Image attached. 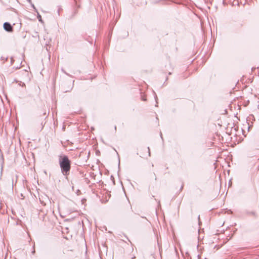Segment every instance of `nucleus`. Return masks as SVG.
<instances>
[{"mask_svg": "<svg viewBox=\"0 0 259 259\" xmlns=\"http://www.w3.org/2000/svg\"><path fill=\"white\" fill-rule=\"evenodd\" d=\"M37 18L38 20V21L41 23L43 22L42 20V19H41V17L40 16V15L38 13H37Z\"/></svg>", "mask_w": 259, "mask_h": 259, "instance_id": "nucleus-4", "label": "nucleus"}, {"mask_svg": "<svg viewBox=\"0 0 259 259\" xmlns=\"http://www.w3.org/2000/svg\"><path fill=\"white\" fill-rule=\"evenodd\" d=\"M155 99L156 102V103L157 104V97L156 96H155Z\"/></svg>", "mask_w": 259, "mask_h": 259, "instance_id": "nucleus-11", "label": "nucleus"}, {"mask_svg": "<svg viewBox=\"0 0 259 259\" xmlns=\"http://www.w3.org/2000/svg\"><path fill=\"white\" fill-rule=\"evenodd\" d=\"M72 88V85L71 87H70L69 89V90H65V89H64L63 87H62V90L64 92H68L70 90H71Z\"/></svg>", "mask_w": 259, "mask_h": 259, "instance_id": "nucleus-5", "label": "nucleus"}, {"mask_svg": "<svg viewBox=\"0 0 259 259\" xmlns=\"http://www.w3.org/2000/svg\"><path fill=\"white\" fill-rule=\"evenodd\" d=\"M13 61H14V59H13V58L12 57L11 58V63H13Z\"/></svg>", "mask_w": 259, "mask_h": 259, "instance_id": "nucleus-9", "label": "nucleus"}, {"mask_svg": "<svg viewBox=\"0 0 259 259\" xmlns=\"http://www.w3.org/2000/svg\"><path fill=\"white\" fill-rule=\"evenodd\" d=\"M4 29L7 32H11L13 31V28L11 24L9 22H5L4 24Z\"/></svg>", "mask_w": 259, "mask_h": 259, "instance_id": "nucleus-2", "label": "nucleus"}, {"mask_svg": "<svg viewBox=\"0 0 259 259\" xmlns=\"http://www.w3.org/2000/svg\"><path fill=\"white\" fill-rule=\"evenodd\" d=\"M59 163L62 174L65 176H68L71 169V161L68 156L65 155H59Z\"/></svg>", "mask_w": 259, "mask_h": 259, "instance_id": "nucleus-1", "label": "nucleus"}, {"mask_svg": "<svg viewBox=\"0 0 259 259\" xmlns=\"http://www.w3.org/2000/svg\"><path fill=\"white\" fill-rule=\"evenodd\" d=\"M20 68V67H17L16 68V69H18V68Z\"/></svg>", "mask_w": 259, "mask_h": 259, "instance_id": "nucleus-14", "label": "nucleus"}, {"mask_svg": "<svg viewBox=\"0 0 259 259\" xmlns=\"http://www.w3.org/2000/svg\"><path fill=\"white\" fill-rule=\"evenodd\" d=\"M148 150L149 155L150 156V151L149 147H148Z\"/></svg>", "mask_w": 259, "mask_h": 259, "instance_id": "nucleus-10", "label": "nucleus"}, {"mask_svg": "<svg viewBox=\"0 0 259 259\" xmlns=\"http://www.w3.org/2000/svg\"><path fill=\"white\" fill-rule=\"evenodd\" d=\"M245 213L249 216L253 217L254 218L257 217V213L255 211L253 210H246Z\"/></svg>", "mask_w": 259, "mask_h": 259, "instance_id": "nucleus-3", "label": "nucleus"}, {"mask_svg": "<svg viewBox=\"0 0 259 259\" xmlns=\"http://www.w3.org/2000/svg\"><path fill=\"white\" fill-rule=\"evenodd\" d=\"M35 253V249H34V245H33V250L32 251V254H34Z\"/></svg>", "mask_w": 259, "mask_h": 259, "instance_id": "nucleus-8", "label": "nucleus"}, {"mask_svg": "<svg viewBox=\"0 0 259 259\" xmlns=\"http://www.w3.org/2000/svg\"><path fill=\"white\" fill-rule=\"evenodd\" d=\"M61 70L66 75L69 76V74L67 73L63 68L61 69Z\"/></svg>", "mask_w": 259, "mask_h": 259, "instance_id": "nucleus-7", "label": "nucleus"}, {"mask_svg": "<svg viewBox=\"0 0 259 259\" xmlns=\"http://www.w3.org/2000/svg\"><path fill=\"white\" fill-rule=\"evenodd\" d=\"M77 13V10L76 9H75L73 12V14L72 15V17H73L75 16V15Z\"/></svg>", "mask_w": 259, "mask_h": 259, "instance_id": "nucleus-6", "label": "nucleus"}, {"mask_svg": "<svg viewBox=\"0 0 259 259\" xmlns=\"http://www.w3.org/2000/svg\"><path fill=\"white\" fill-rule=\"evenodd\" d=\"M32 7H33L34 9H35V7H34V6L33 5H32Z\"/></svg>", "mask_w": 259, "mask_h": 259, "instance_id": "nucleus-12", "label": "nucleus"}, {"mask_svg": "<svg viewBox=\"0 0 259 259\" xmlns=\"http://www.w3.org/2000/svg\"><path fill=\"white\" fill-rule=\"evenodd\" d=\"M257 108H258V109L259 110V105H258V106H257Z\"/></svg>", "mask_w": 259, "mask_h": 259, "instance_id": "nucleus-15", "label": "nucleus"}, {"mask_svg": "<svg viewBox=\"0 0 259 259\" xmlns=\"http://www.w3.org/2000/svg\"><path fill=\"white\" fill-rule=\"evenodd\" d=\"M27 1H28V2H29L30 3L31 2V0H27Z\"/></svg>", "mask_w": 259, "mask_h": 259, "instance_id": "nucleus-13", "label": "nucleus"}]
</instances>
